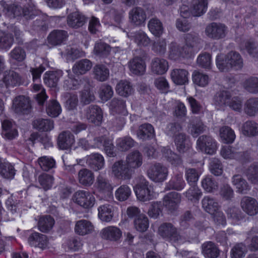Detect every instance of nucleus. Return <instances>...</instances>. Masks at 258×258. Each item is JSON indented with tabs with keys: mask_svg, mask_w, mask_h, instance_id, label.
<instances>
[{
	"mask_svg": "<svg viewBox=\"0 0 258 258\" xmlns=\"http://www.w3.org/2000/svg\"><path fill=\"white\" fill-rule=\"evenodd\" d=\"M134 191L137 199L141 201L147 202L154 198L153 187L143 176L138 177Z\"/></svg>",
	"mask_w": 258,
	"mask_h": 258,
	"instance_id": "nucleus-1",
	"label": "nucleus"
},
{
	"mask_svg": "<svg viewBox=\"0 0 258 258\" xmlns=\"http://www.w3.org/2000/svg\"><path fill=\"white\" fill-rule=\"evenodd\" d=\"M7 13L10 17L23 16L26 19H32L37 14L35 5L33 4H28L24 7L19 5H11L7 8Z\"/></svg>",
	"mask_w": 258,
	"mask_h": 258,
	"instance_id": "nucleus-2",
	"label": "nucleus"
},
{
	"mask_svg": "<svg viewBox=\"0 0 258 258\" xmlns=\"http://www.w3.org/2000/svg\"><path fill=\"white\" fill-rule=\"evenodd\" d=\"M111 172L114 178L121 180L130 179L134 174L123 160L114 162L111 167Z\"/></svg>",
	"mask_w": 258,
	"mask_h": 258,
	"instance_id": "nucleus-3",
	"label": "nucleus"
},
{
	"mask_svg": "<svg viewBox=\"0 0 258 258\" xmlns=\"http://www.w3.org/2000/svg\"><path fill=\"white\" fill-rule=\"evenodd\" d=\"M228 31L227 27L223 23L212 22L206 27L205 33L209 38L219 40L225 37Z\"/></svg>",
	"mask_w": 258,
	"mask_h": 258,
	"instance_id": "nucleus-4",
	"label": "nucleus"
},
{
	"mask_svg": "<svg viewBox=\"0 0 258 258\" xmlns=\"http://www.w3.org/2000/svg\"><path fill=\"white\" fill-rule=\"evenodd\" d=\"M149 178L155 182H162L168 175L167 167L159 163H156L150 166L147 171Z\"/></svg>",
	"mask_w": 258,
	"mask_h": 258,
	"instance_id": "nucleus-5",
	"label": "nucleus"
},
{
	"mask_svg": "<svg viewBox=\"0 0 258 258\" xmlns=\"http://www.w3.org/2000/svg\"><path fill=\"white\" fill-rule=\"evenodd\" d=\"M197 148L202 153L213 155L217 150V142L210 136L202 135L197 141Z\"/></svg>",
	"mask_w": 258,
	"mask_h": 258,
	"instance_id": "nucleus-6",
	"label": "nucleus"
},
{
	"mask_svg": "<svg viewBox=\"0 0 258 258\" xmlns=\"http://www.w3.org/2000/svg\"><path fill=\"white\" fill-rule=\"evenodd\" d=\"M74 202L85 209L92 208L95 202V198L89 191L79 190L73 197Z\"/></svg>",
	"mask_w": 258,
	"mask_h": 258,
	"instance_id": "nucleus-7",
	"label": "nucleus"
},
{
	"mask_svg": "<svg viewBox=\"0 0 258 258\" xmlns=\"http://www.w3.org/2000/svg\"><path fill=\"white\" fill-rule=\"evenodd\" d=\"M12 109L19 114H28L32 111V106L29 97L23 95L16 97L13 101Z\"/></svg>",
	"mask_w": 258,
	"mask_h": 258,
	"instance_id": "nucleus-8",
	"label": "nucleus"
},
{
	"mask_svg": "<svg viewBox=\"0 0 258 258\" xmlns=\"http://www.w3.org/2000/svg\"><path fill=\"white\" fill-rule=\"evenodd\" d=\"M221 155L225 159H235L242 162H246L250 158L248 152H238L230 146L223 147L221 150Z\"/></svg>",
	"mask_w": 258,
	"mask_h": 258,
	"instance_id": "nucleus-9",
	"label": "nucleus"
},
{
	"mask_svg": "<svg viewBox=\"0 0 258 258\" xmlns=\"http://www.w3.org/2000/svg\"><path fill=\"white\" fill-rule=\"evenodd\" d=\"M158 233L163 238L172 242H176L180 239L176 228L170 223H164L159 227Z\"/></svg>",
	"mask_w": 258,
	"mask_h": 258,
	"instance_id": "nucleus-10",
	"label": "nucleus"
},
{
	"mask_svg": "<svg viewBox=\"0 0 258 258\" xmlns=\"http://www.w3.org/2000/svg\"><path fill=\"white\" fill-rule=\"evenodd\" d=\"M86 118L95 125H99L103 120V112L101 108L96 105H91L84 110Z\"/></svg>",
	"mask_w": 258,
	"mask_h": 258,
	"instance_id": "nucleus-11",
	"label": "nucleus"
},
{
	"mask_svg": "<svg viewBox=\"0 0 258 258\" xmlns=\"http://www.w3.org/2000/svg\"><path fill=\"white\" fill-rule=\"evenodd\" d=\"M185 44L184 52L188 53L190 55L194 49L199 48V45L201 41V39L199 35L196 32L187 33L184 35Z\"/></svg>",
	"mask_w": 258,
	"mask_h": 258,
	"instance_id": "nucleus-12",
	"label": "nucleus"
},
{
	"mask_svg": "<svg viewBox=\"0 0 258 258\" xmlns=\"http://www.w3.org/2000/svg\"><path fill=\"white\" fill-rule=\"evenodd\" d=\"M240 206L242 210L250 216L258 213V202L252 197H243L240 201Z\"/></svg>",
	"mask_w": 258,
	"mask_h": 258,
	"instance_id": "nucleus-13",
	"label": "nucleus"
},
{
	"mask_svg": "<svg viewBox=\"0 0 258 258\" xmlns=\"http://www.w3.org/2000/svg\"><path fill=\"white\" fill-rule=\"evenodd\" d=\"M168 61L164 58L155 57L150 62V69L152 74L162 75L165 74L168 70Z\"/></svg>",
	"mask_w": 258,
	"mask_h": 258,
	"instance_id": "nucleus-14",
	"label": "nucleus"
},
{
	"mask_svg": "<svg viewBox=\"0 0 258 258\" xmlns=\"http://www.w3.org/2000/svg\"><path fill=\"white\" fill-rule=\"evenodd\" d=\"M180 202V195L175 191L168 193L165 196L163 199V204L170 213H173L177 210Z\"/></svg>",
	"mask_w": 258,
	"mask_h": 258,
	"instance_id": "nucleus-15",
	"label": "nucleus"
},
{
	"mask_svg": "<svg viewBox=\"0 0 258 258\" xmlns=\"http://www.w3.org/2000/svg\"><path fill=\"white\" fill-rule=\"evenodd\" d=\"M100 235L103 239L117 242L122 237V231L117 227L110 226L102 229L100 231Z\"/></svg>",
	"mask_w": 258,
	"mask_h": 258,
	"instance_id": "nucleus-16",
	"label": "nucleus"
},
{
	"mask_svg": "<svg viewBox=\"0 0 258 258\" xmlns=\"http://www.w3.org/2000/svg\"><path fill=\"white\" fill-rule=\"evenodd\" d=\"M128 67L131 72L137 76L143 75L146 72L145 61L140 56H136L131 59L128 62Z\"/></svg>",
	"mask_w": 258,
	"mask_h": 258,
	"instance_id": "nucleus-17",
	"label": "nucleus"
},
{
	"mask_svg": "<svg viewBox=\"0 0 258 258\" xmlns=\"http://www.w3.org/2000/svg\"><path fill=\"white\" fill-rule=\"evenodd\" d=\"M131 171L134 173L135 169L140 168L143 162L142 154L138 151L135 150L130 153L124 160Z\"/></svg>",
	"mask_w": 258,
	"mask_h": 258,
	"instance_id": "nucleus-18",
	"label": "nucleus"
},
{
	"mask_svg": "<svg viewBox=\"0 0 258 258\" xmlns=\"http://www.w3.org/2000/svg\"><path fill=\"white\" fill-rule=\"evenodd\" d=\"M86 164L95 171L103 169L105 165L103 156L98 153H92L86 157Z\"/></svg>",
	"mask_w": 258,
	"mask_h": 258,
	"instance_id": "nucleus-19",
	"label": "nucleus"
},
{
	"mask_svg": "<svg viewBox=\"0 0 258 258\" xmlns=\"http://www.w3.org/2000/svg\"><path fill=\"white\" fill-rule=\"evenodd\" d=\"M147 18L146 14L141 7H135L129 12V19L134 25L140 26L144 24Z\"/></svg>",
	"mask_w": 258,
	"mask_h": 258,
	"instance_id": "nucleus-20",
	"label": "nucleus"
},
{
	"mask_svg": "<svg viewBox=\"0 0 258 258\" xmlns=\"http://www.w3.org/2000/svg\"><path fill=\"white\" fill-rule=\"evenodd\" d=\"M172 82L178 85H182L188 82V72L185 69H174L170 73Z\"/></svg>",
	"mask_w": 258,
	"mask_h": 258,
	"instance_id": "nucleus-21",
	"label": "nucleus"
},
{
	"mask_svg": "<svg viewBox=\"0 0 258 258\" xmlns=\"http://www.w3.org/2000/svg\"><path fill=\"white\" fill-rule=\"evenodd\" d=\"M86 22V17L79 12L72 13L67 16V24L73 29H78L82 27Z\"/></svg>",
	"mask_w": 258,
	"mask_h": 258,
	"instance_id": "nucleus-22",
	"label": "nucleus"
},
{
	"mask_svg": "<svg viewBox=\"0 0 258 258\" xmlns=\"http://www.w3.org/2000/svg\"><path fill=\"white\" fill-rule=\"evenodd\" d=\"M28 241L31 246L39 247L42 249L45 248L48 244L47 236L38 232L31 233L28 237Z\"/></svg>",
	"mask_w": 258,
	"mask_h": 258,
	"instance_id": "nucleus-23",
	"label": "nucleus"
},
{
	"mask_svg": "<svg viewBox=\"0 0 258 258\" xmlns=\"http://www.w3.org/2000/svg\"><path fill=\"white\" fill-rule=\"evenodd\" d=\"M79 183L84 186H90L94 181V174L91 170L87 168L80 169L77 176Z\"/></svg>",
	"mask_w": 258,
	"mask_h": 258,
	"instance_id": "nucleus-24",
	"label": "nucleus"
},
{
	"mask_svg": "<svg viewBox=\"0 0 258 258\" xmlns=\"http://www.w3.org/2000/svg\"><path fill=\"white\" fill-rule=\"evenodd\" d=\"M137 137L143 141L153 139L155 136L154 128L152 125L146 123L139 126L137 132Z\"/></svg>",
	"mask_w": 258,
	"mask_h": 258,
	"instance_id": "nucleus-25",
	"label": "nucleus"
},
{
	"mask_svg": "<svg viewBox=\"0 0 258 258\" xmlns=\"http://www.w3.org/2000/svg\"><path fill=\"white\" fill-rule=\"evenodd\" d=\"M189 55L188 53L184 52L183 46L180 47L175 42H171L168 46L169 58L173 60H177L180 57H185Z\"/></svg>",
	"mask_w": 258,
	"mask_h": 258,
	"instance_id": "nucleus-26",
	"label": "nucleus"
},
{
	"mask_svg": "<svg viewBox=\"0 0 258 258\" xmlns=\"http://www.w3.org/2000/svg\"><path fill=\"white\" fill-rule=\"evenodd\" d=\"M128 37L133 40L139 47H145L150 43V39L143 31L139 30L127 34Z\"/></svg>",
	"mask_w": 258,
	"mask_h": 258,
	"instance_id": "nucleus-27",
	"label": "nucleus"
},
{
	"mask_svg": "<svg viewBox=\"0 0 258 258\" xmlns=\"http://www.w3.org/2000/svg\"><path fill=\"white\" fill-rule=\"evenodd\" d=\"M74 142V136L69 131H64L60 133L57 139L58 146L62 150L71 148Z\"/></svg>",
	"mask_w": 258,
	"mask_h": 258,
	"instance_id": "nucleus-28",
	"label": "nucleus"
},
{
	"mask_svg": "<svg viewBox=\"0 0 258 258\" xmlns=\"http://www.w3.org/2000/svg\"><path fill=\"white\" fill-rule=\"evenodd\" d=\"M68 37V32L64 30H55L51 32L47 37L48 42L52 45H57L66 41Z\"/></svg>",
	"mask_w": 258,
	"mask_h": 258,
	"instance_id": "nucleus-29",
	"label": "nucleus"
},
{
	"mask_svg": "<svg viewBox=\"0 0 258 258\" xmlns=\"http://www.w3.org/2000/svg\"><path fill=\"white\" fill-rule=\"evenodd\" d=\"M3 82L7 87L19 86L21 83V77L14 71H7L4 73Z\"/></svg>",
	"mask_w": 258,
	"mask_h": 258,
	"instance_id": "nucleus-30",
	"label": "nucleus"
},
{
	"mask_svg": "<svg viewBox=\"0 0 258 258\" xmlns=\"http://www.w3.org/2000/svg\"><path fill=\"white\" fill-rule=\"evenodd\" d=\"M94 231V226L87 220H80L76 222L75 227V232L80 235H85Z\"/></svg>",
	"mask_w": 258,
	"mask_h": 258,
	"instance_id": "nucleus-31",
	"label": "nucleus"
},
{
	"mask_svg": "<svg viewBox=\"0 0 258 258\" xmlns=\"http://www.w3.org/2000/svg\"><path fill=\"white\" fill-rule=\"evenodd\" d=\"M94 186L101 193L109 192L113 188L109 180L105 175L100 173L96 177Z\"/></svg>",
	"mask_w": 258,
	"mask_h": 258,
	"instance_id": "nucleus-32",
	"label": "nucleus"
},
{
	"mask_svg": "<svg viewBox=\"0 0 258 258\" xmlns=\"http://www.w3.org/2000/svg\"><path fill=\"white\" fill-rule=\"evenodd\" d=\"M232 182L235 186L237 191L241 194H246L250 189V186L241 175L235 174L233 176Z\"/></svg>",
	"mask_w": 258,
	"mask_h": 258,
	"instance_id": "nucleus-33",
	"label": "nucleus"
},
{
	"mask_svg": "<svg viewBox=\"0 0 258 258\" xmlns=\"http://www.w3.org/2000/svg\"><path fill=\"white\" fill-rule=\"evenodd\" d=\"M185 185V182L183 179L182 174L178 172L175 174L167 183L166 189L168 190H182Z\"/></svg>",
	"mask_w": 258,
	"mask_h": 258,
	"instance_id": "nucleus-34",
	"label": "nucleus"
},
{
	"mask_svg": "<svg viewBox=\"0 0 258 258\" xmlns=\"http://www.w3.org/2000/svg\"><path fill=\"white\" fill-rule=\"evenodd\" d=\"M33 127L41 132H49L54 127V122L50 119L38 118L33 120Z\"/></svg>",
	"mask_w": 258,
	"mask_h": 258,
	"instance_id": "nucleus-35",
	"label": "nucleus"
},
{
	"mask_svg": "<svg viewBox=\"0 0 258 258\" xmlns=\"http://www.w3.org/2000/svg\"><path fill=\"white\" fill-rule=\"evenodd\" d=\"M202 207L204 210L210 214H215L220 208L217 200L210 196H205L202 200Z\"/></svg>",
	"mask_w": 258,
	"mask_h": 258,
	"instance_id": "nucleus-36",
	"label": "nucleus"
},
{
	"mask_svg": "<svg viewBox=\"0 0 258 258\" xmlns=\"http://www.w3.org/2000/svg\"><path fill=\"white\" fill-rule=\"evenodd\" d=\"M91 61L87 59H83L77 61L73 67V73L77 75H84L88 72L92 68Z\"/></svg>",
	"mask_w": 258,
	"mask_h": 258,
	"instance_id": "nucleus-37",
	"label": "nucleus"
},
{
	"mask_svg": "<svg viewBox=\"0 0 258 258\" xmlns=\"http://www.w3.org/2000/svg\"><path fill=\"white\" fill-rule=\"evenodd\" d=\"M227 60L231 69L236 70L241 69L243 66V59L240 54L236 51H230L227 54Z\"/></svg>",
	"mask_w": 258,
	"mask_h": 258,
	"instance_id": "nucleus-38",
	"label": "nucleus"
},
{
	"mask_svg": "<svg viewBox=\"0 0 258 258\" xmlns=\"http://www.w3.org/2000/svg\"><path fill=\"white\" fill-rule=\"evenodd\" d=\"M161 151L163 156L172 165L175 166H179L182 164V160L180 157L172 152L168 147H163Z\"/></svg>",
	"mask_w": 258,
	"mask_h": 258,
	"instance_id": "nucleus-39",
	"label": "nucleus"
},
{
	"mask_svg": "<svg viewBox=\"0 0 258 258\" xmlns=\"http://www.w3.org/2000/svg\"><path fill=\"white\" fill-rule=\"evenodd\" d=\"M202 252L207 258H217L220 253V251L216 244L209 241L202 245Z\"/></svg>",
	"mask_w": 258,
	"mask_h": 258,
	"instance_id": "nucleus-40",
	"label": "nucleus"
},
{
	"mask_svg": "<svg viewBox=\"0 0 258 258\" xmlns=\"http://www.w3.org/2000/svg\"><path fill=\"white\" fill-rule=\"evenodd\" d=\"M62 75L61 71L46 72L43 78L44 83L49 87H55Z\"/></svg>",
	"mask_w": 258,
	"mask_h": 258,
	"instance_id": "nucleus-41",
	"label": "nucleus"
},
{
	"mask_svg": "<svg viewBox=\"0 0 258 258\" xmlns=\"http://www.w3.org/2000/svg\"><path fill=\"white\" fill-rule=\"evenodd\" d=\"M113 207L109 204H105L99 206L98 208V217L104 222H110L113 217Z\"/></svg>",
	"mask_w": 258,
	"mask_h": 258,
	"instance_id": "nucleus-42",
	"label": "nucleus"
},
{
	"mask_svg": "<svg viewBox=\"0 0 258 258\" xmlns=\"http://www.w3.org/2000/svg\"><path fill=\"white\" fill-rule=\"evenodd\" d=\"M242 134L247 137L258 135V124L253 121H247L241 126Z\"/></svg>",
	"mask_w": 258,
	"mask_h": 258,
	"instance_id": "nucleus-43",
	"label": "nucleus"
},
{
	"mask_svg": "<svg viewBox=\"0 0 258 258\" xmlns=\"http://www.w3.org/2000/svg\"><path fill=\"white\" fill-rule=\"evenodd\" d=\"M148 27L152 34L156 37H160L163 33V24L157 18H154L150 19L148 22Z\"/></svg>",
	"mask_w": 258,
	"mask_h": 258,
	"instance_id": "nucleus-44",
	"label": "nucleus"
},
{
	"mask_svg": "<svg viewBox=\"0 0 258 258\" xmlns=\"http://www.w3.org/2000/svg\"><path fill=\"white\" fill-rule=\"evenodd\" d=\"M94 78L100 82L106 81L109 76V69L104 65L97 64L93 68Z\"/></svg>",
	"mask_w": 258,
	"mask_h": 258,
	"instance_id": "nucleus-45",
	"label": "nucleus"
},
{
	"mask_svg": "<svg viewBox=\"0 0 258 258\" xmlns=\"http://www.w3.org/2000/svg\"><path fill=\"white\" fill-rule=\"evenodd\" d=\"M200 168H188L185 169V176L187 183L190 185H196L202 174Z\"/></svg>",
	"mask_w": 258,
	"mask_h": 258,
	"instance_id": "nucleus-46",
	"label": "nucleus"
},
{
	"mask_svg": "<svg viewBox=\"0 0 258 258\" xmlns=\"http://www.w3.org/2000/svg\"><path fill=\"white\" fill-rule=\"evenodd\" d=\"M231 98V93L227 91H220L214 97V101L216 105L224 107L227 106Z\"/></svg>",
	"mask_w": 258,
	"mask_h": 258,
	"instance_id": "nucleus-47",
	"label": "nucleus"
},
{
	"mask_svg": "<svg viewBox=\"0 0 258 258\" xmlns=\"http://www.w3.org/2000/svg\"><path fill=\"white\" fill-rule=\"evenodd\" d=\"M244 174L252 184H258V162L251 164L245 169Z\"/></svg>",
	"mask_w": 258,
	"mask_h": 258,
	"instance_id": "nucleus-48",
	"label": "nucleus"
},
{
	"mask_svg": "<svg viewBox=\"0 0 258 258\" xmlns=\"http://www.w3.org/2000/svg\"><path fill=\"white\" fill-rule=\"evenodd\" d=\"M54 224V220L49 215L43 216L40 217L38 223L39 229L42 232L49 231Z\"/></svg>",
	"mask_w": 258,
	"mask_h": 258,
	"instance_id": "nucleus-49",
	"label": "nucleus"
},
{
	"mask_svg": "<svg viewBox=\"0 0 258 258\" xmlns=\"http://www.w3.org/2000/svg\"><path fill=\"white\" fill-rule=\"evenodd\" d=\"M220 136L223 142L226 144L232 143L235 139L234 131L228 126H224L220 128Z\"/></svg>",
	"mask_w": 258,
	"mask_h": 258,
	"instance_id": "nucleus-50",
	"label": "nucleus"
},
{
	"mask_svg": "<svg viewBox=\"0 0 258 258\" xmlns=\"http://www.w3.org/2000/svg\"><path fill=\"white\" fill-rule=\"evenodd\" d=\"M116 91L119 95L127 97L133 93V88L128 81H121L117 84Z\"/></svg>",
	"mask_w": 258,
	"mask_h": 258,
	"instance_id": "nucleus-51",
	"label": "nucleus"
},
{
	"mask_svg": "<svg viewBox=\"0 0 258 258\" xmlns=\"http://www.w3.org/2000/svg\"><path fill=\"white\" fill-rule=\"evenodd\" d=\"M149 222L146 216L141 214L135 218L134 220V226L135 229L140 232L146 231L149 227Z\"/></svg>",
	"mask_w": 258,
	"mask_h": 258,
	"instance_id": "nucleus-52",
	"label": "nucleus"
},
{
	"mask_svg": "<svg viewBox=\"0 0 258 258\" xmlns=\"http://www.w3.org/2000/svg\"><path fill=\"white\" fill-rule=\"evenodd\" d=\"M61 111V107L55 100H50L46 105V112L47 114L52 117L58 116Z\"/></svg>",
	"mask_w": 258,
	"mask_h": 258,
	"instance_id": "nucleus-53",
	"label": "nucleus"
},
{
	"mask_svg": "<svg viewBox=\"0 0 258 258\" xmlns=\"http://www.w3.org/2000/svg\"><path fill=\"white\" fill-rule=\"evenodd\" d=\"M190 186L184 194L188 200L192 202L198 201L202 195V192L197 185Z\"/></svg>",
	"mask_w": 258,
	"mask_h": 258,
	"instance_id": "nucleus-54",
	"label": "nucleus"
},
{
	"mask_svg": "<svg viewBox=\"0 0 258 258\" xmlns=\"http://www.w3.org/2000/svg\"><path fill=\"white\" fill-rule=\"evenodd\" d=\"M175 143L179 152H184L189 148V144L186 143L185 134L179 133L175 137Z\"/></svg>",
	"mask_w": 258,
	"mask_h": 258,
	"instance_id": "nucleus-55",
	"label": "nucleus"
},
{
	"mask_svg": "<svg viewBox=\"0 0 258 258\" xmlns=\"http://www.w3.org/2000/svg\"><path fill=\"white\" fill-rule=\"evenodd\" d=\"M109 107L113 112L124 114L125 112V102L122 99L114 98L109 102Z\"/></svg>",
	"mask_w": 258,
	"mask_h": 258,
	"instance_id": "nucleus-56",
	"label": "nucleus"
},
{
	"mask_svg": "<svg viewBox=\"0 0 258 258\" xmlns=\"http://www.w3.org/2000/svg\"><path fill=\"white\" fill-rule=\"evenodd\" d=\"M167 42L165 38H159L155 40L152 45V50L156 54L163 55L166 51Z\"/></svg>",
	"mask_w": 258,
	"mask_h": 258,
	"instance_id": "nucleus-57",
	"label": "nucleus"
},
{
	"mask_svg": "<svg viewBox=\"0 0 258 258\" xmlns=\"http://www.w3.org/2000/svg\"><path fill=\"white\" fill-rule=\"evenodd\" d=\"M14 166L9 163H3L0 164V174L7 179H13L15 175Z\"/></svg>",
	"mask_w": 258,
	"mask_h": 258,
	"instance_id": "nucleus-58",
	"label": "nucleus"
},
{
	"mask_svg": "<svg viewBox=\"0 0 258 258\" xmlns=\"http://www.w3.org/2000/svg\"><path fill=\"white\" fill-rule=\"evenodd\" d=\"M131 189L129 186L125 184L120 186L115 192L116 199L119 201L126 200L131 195Z\"/></svg>",
	"mask_w": 258,
	"mask_h": 258,
	"instance_id": "nucleus-59",
	"label": "nucleus"
},
{
	"mask_svg": "<svg viewBox=\"0 0 258 258\" xmlns=\"http://www.w3.org/2000/svg\"><path fill=\"white\" fill-rule=\"evenodd\" d=\"M202 186L207 192H212L218 188V183L211 176H207L202 180Z\"/></svg>",
	"mask_w": 258,
	"mask_h": 258,
	"instance_id": "nucleus-60",
	"label": "nucleus"
},
{
	"mask_svg": "<svg viewBox=\"0 0 258 258\" xmlns=\"http://www.w3.org/2000/svg\"><path fill=\"white\" fill-rule=\"evenodd\" d=\"M245 112L250 116L254 115L258 111V98H250L245 103Z\"/></svg>",
	"mask_w": 258,
	"mask_h": 258,
	"instance_id": "nucleus-61",
	"label": "nucleus"
},
{
	"mask_svg": "<svg viewBox=\"0 0 258 258\" xmlns=\"http://www.w3.org/2000/svg\"><path fill=\"white\" fill-rule=\"evenodd\" d=\"M247 252L244 244L236 243L231 249L230 254L231 258H243Z\"/></svg>",
	"mask_w": 258,
	"mask_h": 258,
	"instance_id": "nucleus-62",
	"label": "nucleus"
},
{
	"mask_svg": "<svg viewBox=\"0 0 258 258\" xmlns=\"http://www.w3.org/2000/svg\"><path fill=\"white\" fill-rule=\"evenodd\" d=\"M38 181L41 187L45 190H47L52 187L53 183V178L49 174L43 173L38 176Z\"/></svg>",
	"mask_w": 258,
	"mask_h": 258,
	"instance_id": "nucleus-63",
	"label": "nucleus"
},
{
	"mask_svg": "<svg viewBox=\"0 0 258 258\" xmlns=\"http://www.w3.org/2000/svg\"><path fill=\"white\" fill-rule=\"evenodd\" d=\"M244 88L252 93H258V78L251 77L245 81L243 83Z\"/></svg>",
	"mask_w": 258,
	"mask_h": 258,
	"instance_id": "nucleus-64",
	"label": "nucleus"
}]
</instances>
